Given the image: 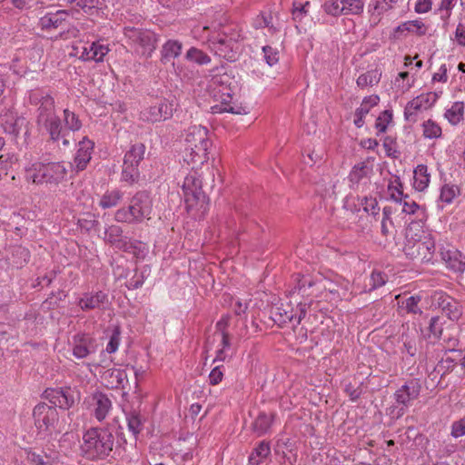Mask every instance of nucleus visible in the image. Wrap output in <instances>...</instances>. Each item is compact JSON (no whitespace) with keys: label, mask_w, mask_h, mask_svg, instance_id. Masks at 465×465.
Masks as SVG:
<instances>
[{"label":"nucleus","mask_w":465,"mask_h":465,"mask_svg":"<svg viewBox=\"0 0 465 465\" xmlns=\"http://www.w3.org/2000/svg\"><path fill=\"white\" fill-rule=\"evenodd\" d=\"M94 415L99 420H104L112 409V401L109 397L100 391L94 392L92 396Z\"/></svg>","instance_id":"nucleus-22"},{"label":"nucleus","mask_w":465,"mask_h":465,"mask_svg":"<svg viewBox=\"0 0 465 465\" xmlns=\"http://www.w3.org/2000/svg\"><path fill=\"white\" fill-rule=\"evenodd\" d=\"M379 100L378 95H370L363 99L361 106L355 111L354 124L358 128H361L363 125L364 116L370 112L371 107L378 104Z\"/></svg>","instance_id":"nucleus-27"},{"label":"nucleus","mask_w":465,"mask_h":465,"mask_svg":"<svg viewBox=\"0 0 465 465\" xmlns=\"http://www.w3.org/2000/svg\"><path fill=\"white\" fill-rule=\"evenodd\" d=\"M437 99V94L432 92L416 96L404 108L405 120L410 123H416L418 113L430 108Z\"/></svg>","instance_id":"nucleus-14"},{"label":"nucleus","mask_w":465,"mask_h":465,"mask_svg":"<svg viewBox=\"0 0 465 465\" xmlns=\"http://www.w3.org/2000/svg\"><path fill=\"white\" fill-rule=\"evenodd\" d=\"M114 445V436L110 430L91 428L84 433L80 450L88 460H104L113 451Z\"/></svg>","instance_id":"nucleus-2"},{"label":"nucleus","mask_w":465,"mask_h":465,"mask_svg":"<svg viewBox=\"0 0 465 465\" xmlns=\"http://www.w3.org/2000/svg\"><path fill=\"white\" fill-rule=\"evenodd\" d=\"M367 176V166L364 163L355 165L350 173V180L352 183H360L361 180Z\"/></svg>","instance_id":"nucleus-54"},{"label":"nucleus","mask_w":465,"mask_h":465,"mask_svg":"<svg viewBox=\"0 0 465 465\" xmlns=\"http://www.w3.org/2000/svg\"><path fill=\"white\" fill-rule=\"evenodd\" d=\"M456 196V188L454 186L444 185L440 191V199L447 203H451Z\"/></svg>","instance_id":"nucleus-60"},{"label":"nucleus","mask_w":465,"mask_h":465,"mask_svg":"<svg viewBox=\"0 0 465 465\" xmlns=\"http://www.w3.org/2000/svg\"><path fill=\"white\" fill-rule=\"evenodd\" d=\"M109 45L104 44L103 41L98 40L89 44V53L92 62L101 63L104 61V56L109 53Z\"/></svg>","instance_id":"nucleus-31"},{"label":"nucleus","mask_w":465,"mask_h":465,"mask_svg":"<svg viewBox=\"0 0 465 465\" xmlns=\"http://www.w3.org/2000/svg\"><path fill=\"white\" fill-rule=\"evenodd\" d=\"M120 343V330L119 328H115L113 331L112 335L110 336L109 342L106 345V351L108 353H114L118 350Z\"/></svg>","instance_id":"nucleus-57"},{"label":"nucleus","mask_w":465,"mask_h":465,"mask_svg":"<svg viewBox=\"0 0 465 465\" xmlns=\"http://www.w3.org/2000/svg\"><path fill=\"white\" fill-rule=\"evenodd\" d=\"M16 158L9 153L0 154V172L7 175V172L15 163Z\"/></svg>","instance_id":"nucleus-52"},{"label":"nucleus","mask_w":465,"mask_h":465,"mask_svg":"<svg viewBox=\"0 0 465 465\" xmlns=\"http://www.w3.org/2000/svg\"><path fill=\"white\" fill-rule=\"evenodd\" d=\"M94 142L86 137L78 143V149L74 156V163L77 171H83L86 168L91 160L94 150Z\"/></svg>","instance_id":"nucleus-21"},{"label":"nucleus","mask_w":465,"mask_h":465,"mask_svg":"<svg viewBox=\"0 0 465 465\" xmlns=\"http://www.w3.org/2000/svg\"><path fill=\"white\" fill-rule=\"evenodd\" d=\"M104 234V240L119 250L129 252L134 248V244L128 237L123 235V230L120 226H110L106 229Z\"/></svg>","instance_id":"nucleus-17"},{"label":"nucleus","mask_w":465,"mask_h":465,"mask_svg":"<svg viewBox=\"0 0 465 465\" xmlns=\"http://www.w3.org/2000/svg\"><path fill=\"white\" fill-rule=\"evenodd\" d=\"M429 330L430 335H432L435 339H440L442 333V327L440 322L439 317H432L430 321Z\"/></svg>","instance_id":"nucleus-59"},{"label":"nucleus","mask_w":465,"mask_h":465,"mask_svg":"<svg viewBox=\"0 0 465 465\" xmlns=\"http://www.w3.org/2000/svg\"><path fill=\"white\" fill-rule=\"evenodd\" d=\"M387 282V275L381 272H373L370 277L371 289H377L383 286Z\"/></svg>","instance_id":"nucleus-56"},{"label":"nucleus","mask_w":465,"mask_h":465,"mask_svg":"<svg viewBox=\"0 0 465 465\" xmlns=\"http://www.w3.org/2000/svg\"><path fill=\"white\" fill-rule=\"evenodd\" d=\"M270 444L268 442L262 441L251 454L249 458L250 462L252 465H259L263 459L267 458L270 455Z\"/></svg>","instance_id":"nucleus-38"},{"label":"nucleus","mask_w":465,"mask_h":465,"mask_svg":"<svg viewBox=\"0 0 465 465\" xmlns=\"http://www.w3.org/2000/svg\"><path fill=\"white\" fill-rule=\"evenodd\" d=\"M126 420L129 430L134 435H137L143 428L140 414L135 411L130 412L127 414Z\"/></svg>","instance_id":"nucleus-49"},{"label":"nucleus","mask_w":465,"mask_h":465,"mask_svg":"<svg viewBox=\"0 0 465 465\" xmlns=\"http://www.w3.org/2000/svg\"><path fill=\"white\" fill-rule=\"evenodd\" d=\"M183 192L188 212L195 211V215H203L209 205V199L202 190V182L195 172L189 173L183 181Z\"/></svg>","instance_id":"nucleus-5"},{"label":"nucleus","mask_w":465,"mask_h":465,"mask_svg":"<svg viewBox=\"0 0 465 465\" xmlns=\"http://www.w3.org/2000/svg\"><path fill=\"white\" fill-rule=\"evenodd\" d=\"M349 285L350 283L348 281L337 278L336 281H326L323 287L329 292L337 294L340 297L341 295H345L346 292L349 290Z\"/></svg>","instance_id":"nucleus-33"},{"label":"nucleus","mask_w":465,"mask_h":465,"mask_svg":"<svg viewBox=\"0 0 465 465\" xmlns=\"http://www.w3.org/2000/svg\"><path fill=\"white\" fill-rule=\"evenodd\" d=\"M455 372L457 377L465 373V353L460 350H451L437 363L429 377L434 381L440 376L443 378L449 373Z\"/></svg>","instance_id":"nucleus-9"},{"label":"nucleus","mask_w":465,"mask_h":465,"mask_svg":"<svg viewBox=\"0 0 465 465\" xmlns=\"http://www.w3.org/2000/svg\"><path fill=\"white\" fill-rule=\"evenodd\" d=\"M69 13L65 10H57L56 12H49L42 16L39 20V26L42 30H52L63 28L65 25Z\"/></svg>","instance_id":"nucleus-19"},{"label":"nucleus","mask_w":465,"mask_h":465,"mask_svg":"<svg viewBox=\"0 0 465 465\" xmlns=\"http://www.w3.org/2000/svg\"><path fill=\"white\" fill-rule=\"evenodd\" d=\"M392 119V114L385 110L382 112V114L377 118L375 128L377 129L378 133H384L387 130L388 124Z\"/></svg>","instance_id":"nucleus-55"},{"label":"nucleus","mask_w":465,"mask_h":465,"mask_svg":"<svg viewBox=\"0 0 465 465\" xmlns=\"http://www.w3.org/2000/svg\"><path fill=\"white\" fill-rule=\"evenodd\" d=\"M272 420V414H266L265 412L260 413L252 423L253 431L257 433L258 436L266 433L271 428Z\"/></svg>","instance_id":"nucleus-32"},{"label":"nucleus","mask_w":465,"mask_h":465,"mask_svg":"<svg viewBox=\"0 0 465 465\" xmlns=\"http://www.w3.org/2000/svg\"><path fill=\"white\" fill-rule=\"evenodd\" d=\"M124 35L127 43L140 56L150 57L156 48V35L146 29L125 27Z\"/></svg>","instance_id":"nucleus-7"},{"label":"nucleus","mask_w":465,"mask_h":465,"mask_svg":"<svg viewBox=\"0 0 465 465\" xmlns=\"http://www.w3.org/2000/svg\"><path fill=\"white\" fill-rule=\"evenodd\" d=\"M262 52L264 54V59L270 66H272L273 64L278 63V61H279L278 52L275 51L272 47H271L269 45L263 46Z\"/></svg>","instance_id":"nucleus-58"},{"label":"nucleus","mask_w":465,"mask_h":465,"mask_svg":"<svg viewBox=\"0 0 465 465\" xmlns=\"http://www.w3.org/2000/svg\"><path fill=\"white\" fill-rule=\"evenodd\" d=\"M397 32L408 31L419 36L426 35L427 28L423 22L420 20L407 21L396 28Z\"/></svg>","instance_id":"nucleus-35"},{"label":"nucleus","mask_w":465,"mask_h":465,"mask_svg":"<svg viewBox=\"0 0 465 465\" xmlns=\"http://www.w3.org/2000/svg\"><path fill=\"white\" fill-rule=\"evenodd\" d=\"M324 11L332 16H339L343 15V8L341 0H330L325 2L323 5Z\"/></svg>","instance_id":"nucleus-51"},{"label":"nucleus","mask_w":465,"mask_h":465,"mask_svg":"<svg viewBox=\"0 0 465 465\" xmlns=\"http://www.w3.org/2000/svg\"><path fill=\"white\" fill-rule=\"evenodd\" d=\"M401 202H403V213L414 214L420 209V206L414 201L410 200L408 195H404Z\"/></svg>","instance_id":"nucleus-62"},{"label":"nucleus","mask_w":465,"mask_h":465,"mask_svg":"<svg viewBox=\"0 0 465 465\" xmlns=\"http://www.w3.org/2000/svg\"><path fill=\"white\" fill-rule=\"evenodd\" d=\"M185 59L199 65H205L211 63V57L196 47H191L185 54Z\"/></svg>","instance_id":"nucleus-37"},{"label":"nucleus","mask_w":465,"mask_h":465,"mask_svg":"<svg viewBox=\"0 0 465 465\" xmlns=\"http://www.w3.org/2000/svg\"><path fill=\"white\" fill-rule=\"evenodd\" d=\"M153 200L147 191L137 192L130 200L127 208L116 211L114 219L118 223H141L151 219Z\"/></svg>","instance_id":"nucleus-4"},{"label":"nucleus","mask_w":465,"mask_h":465,"mask_svg":"<svg viewBox=\"0 0 465 465\" xmlns=\"http://www.w3.org/2000/svg\"><path fill=\"white\" fill-rule=\"evenodd\" d=\"M67 173V169L62 163H34L25 170L27 181L35 184L54 183L63 181Z\"/></svg>","instance_id":"nucleus-6"},{"label":"nucleus","mask_w":465,"mask_h":465,"mask_svg":"<svg viewBox=\"0 0 465 465\" xmlns=\"http://www.w3.org/2000/svg\"><path fill=\"white\" fill-rule=\"evenodd\" d=\"M108 302V296L105 292L98 291L95 292H85L78 301V306L83 311L104 308Z\"/></svg>","instance_id":"nucleus-18"},{"label":"nucleus","mask_w":465,"mask_h":465,"mask_svg":"<svg viewBox=\"0 0 465 465\" xmlns=\"http://www.w3.org/2000/svg\"><path fill=\"white\" fill-rule=\"evenodd\" d=\"M26 459L33 465H54L55 461L54 457L44 451L35 452L29 450Z\"/></svg>","instance_id":"nucleus-36"},{"label":"nucleus","mask_w":465,"mask_h":465,"mask_svg":"<svg viewBox=\"0 0 465 465\" xmlns=\"http://www.w3.org/2000/svg\"><path fill=\"white\" fill-rule=\"evenodd\" d=\"M253 26L256 29L268 28L269 32L272 34H274L275 32H277V28L274 26V25L272 23V16L271 15V13L262 12L253 20Z\"/></svg>","instance_id":"nucleus-40"},{"label":"nucleus","mask_w":465,"mask_h":465,"mask_svg":"<svg viewBox=\"0 0 465 465\" xmlns=\"http://www.w3.org/2000/svg\"><path fill=\"white\" fill-rule=\"evenodd\" d=\"M102 378L106 382V386L112 389H124L127 382L126 371L121 369H109L104 371Z\"/></svg>","instance_id":"nucleus-24"},{"label":"nucleus","mask_w":465,"mask_h":465,"mask_svg":"<svg viewBox=\"0 0 465 465\" xmlns=\"http://www.w3.org/2000/svg\"><path fill=\"white\" fill-rule=\"evenodd\" d=\"M421 299L419 295L409 296L398 301V308L410 314H421L422 310L419 303Z\"/></svg>","instance_id":"nucleus-28"},{"label":"nucleus","mask_w":465,"mask_h":465,"mask_svg":"<svg viewBox=\"0 0 465 465\" xmlns=\"http://www.w3.org/2000/svg\"><path fill=\"white\" fill-rule=\"evenodd\" d=\"M64 123L65 127L73 132L78 131L82 127V123L79 117L69 109L64 110Z\"/></svg>","instance_id":"nucleus-45"},{"label":"nucleus","mask_w":465,"mask_h":465,"mask_svg":"<svg viewBox=\"0 0 465 465\" xmlns=\"http://www.w3.org/2000/svg\"><path fill=\"white\" fill-rule=\"evenodd\" d=\"M172 115L173 106L165 100H158L154 104L144 108L141 112V118L152 123L164 121Z\"/></svg>","instance_id":"nucleus-15"},{"label":"nucleus","mask_w":465,"mask_h":465,"mask_svg":"<svg viewBox=\"0 0 465 465\" xmlns=\"http://www.w3.org/2000/svg\"><path fill=\"white\" fill-rule=\"evenodd\" d=\"M123 198V193L119 190L106 192L100 200V206L104 209L111 208L118 204Z\"/></svg>","instance_id":"nucleus-42"},{"label":"nucleus","mask_w":465,"mask_h":465,"mask_svg":"<svg viewBox=\"0 0 465 465\" xmlns=\"http://www.w3.org/2000/svg\"><path fill=\"white\" fill-rule=\"evenodd\" d=\"M448 120L452 124H458L463 115V104L455 103L445 114Z\"/></svg>","instance_id":"nucleus-50"},{"label":"nucleus","mask_w":465,"mask_h":465,"mask_svg":"<svg viewBox=\"0 0 465 465\" xmlns=\"http://www.w3.org/2000/svg\"><path fill=\"white\" fill-rule=\"evenodd\" d=\"M399 0H372V4L370 5V7L372 6L371 12L372 15L377 14V15H381V14L389 11L393 7V5L396 4Z\"/></svg>","instance_id":"nucleus-46"},{"label":"nucleus","mask_w":465,"mask_h":465,"mask_svg":"<svg viewBox=\"0 0 465 465\" xmlns=\"http://www.w3.org/2000/svg\"><path fill=\"white\" fill-rule=\"evenodd\" d=\"M293 310L290 304H274L271 310V319L279 326L293 321Z\"/></svg>","instance_id":"nucleus-23"},{"label":"nucleus","mask_w":465,"mask_h":465,"mask_svg":"<svg viewBox=\"0 0 465 465\" xmlns=\"http://www.w3.org/2000/svg\"><path fill=\"white\" fill-rule=\"evenodd\" d=\"M140 177V172L138 169V165L131 164L124 162L123 171H122V180L133 184L138 182Z\"/></svg>","instance_id":"nucleus-41"},{"label":"nucleus","mask_w":465,"mask_h":465,"mask_svg":"<svg viewBox=\"0 0 465 465\" xmlns=\"http://www.w3.org/2000/svg\"><path fill=\"white\" fill-rule=\"evenodd\" d=\"M182 43L177 40H168L162 49V62L166 63L172 58L178 57L182 52Z\"/></svg>","instance_id":"nucleus-30"},{"label":"nucleus","mask_w":465,"mask_h":465,"mask_svg":"<svg viewBox=\"0 0 465 465\" xmlns=\"http://www.w3.org/2000/svg\"><path fill=\"white\" fill-rule=\"evenodd\" d=\"M145 145L142 143L133 144L125 153L124 162L139 166V163L144 158Z\"/></svg>","instance_id":"nucleus-29"},{"label":"nucleus","mask_w":465,"mask_h":465,"mask_svg":"<svg viewBox=\"0 0 465 465\" xmlns=\"http://www.w3.org/2000/svg\"><path fill=\"white\" fill-rule=\"evenodd\" d=\"M430 183V174L428 168L424 164H420L414 171V186L419 191H423Z\"/></svg>","instance_id":"nucleus-34"},{"label":"nucleus","mask_w":465,"mask_h":465,"mask_svg":"<svg viewBox=\"0 0 465 465\" xmlns=\"http://www.w3.org/2000/svg\"><path fill=\"white\" fill-rule=\"evenodd\" d=\"M388 191L390 193L391 199L397 203H401L404 195L402 193V184L399 177H395L393 181L390 182Z\"/></svg>","instance_id":"nucleus-47"},{"label":"nucleus","mask_w":465,"mask_h":465,"mask_svg":"<svg viewBox=\"0 0 465 465\" xmlns=\"http://www.w3.org/2000/svg\"><path fill=\"white\" fill-rule=\"evenodd\" d=\"M95 344L93 338L87 334H77L74 337L73 355L78 359H84L95 351Z\"/></svg>","instance_id":"nucleus-20"},{"label":"nucleus","mask_w":465,"mask_h":465,"mask_svg":"<svg viewBox=\"0 0 465 465\" xmlns=\"http://www.w3.org/2000/svg\"><path fill=\"white\" fill-rule=\"evenodd\" d=\"M381 74L378 70L368 71L357 79V85L361 88L372 86L380 82Z\"/></svg>","instance_id":"nucleus-39"},{"label":"nucleus","mask_w":465,"mask_h":465,"mask_svg":"<svg viewBox=\"0 0 465 465\" xmlns=\"http://www.w3.org/2000/svg\"><path fill=\"white\" fill-rule=\"evenodd\" d=\"M455 40L460 46H465V25L459 24L455 31Z\"/></svg>","instance_id":"nucleus-64"},{"label":"nucleus","mask_w":465,"mask_h":465,"mask_svg":"<svg viewBox=\"0 0 465 465\" xmlns=\"http://www.w3.org/2000/svg\"><path fill=\"white\" fill-rule=\"evenodd\" d=\"M406 256L423 262L431 261L435 252V239L431 233L422 230L421 222H411L406 230Z\"/></svg>","instance_id":"nucleus-1"},{"label":"nucleus","mask_w":465,"mask_h":465,"mask_svg":"<svg viewBox=\"0 0 465 465\" xmlns=\"http://www.w3.org/2000/svg\"><path fill=\"white\" fill-rule=\"evenodd\" d=\"M98 0H76L74 5L81 8L84 13H90L98 5Z\"/></svg>","instance_id":"nucleus-61"},{"label":"nucleus","mask_w":465,"mask_h":465,"mask_svg":"<svg viewBox=\"0 0 465 465\" xmlns=\"http://www.w3.org/2000/svg\"><path fill=\"white\" fill-rule=\"evenodd\" d=\"M433 299L437 302V305L451 321H457L461 316V305L452 297L443 292H437L434 294Z\"/></svg>","instance_id":"nucleus-16"},{"label":"nucleus","mask_w":465,"mask_h":465,"mask_svg":"<svg viewBox=\"0 0 465 465\" xmlns=\"http://www.w3.org/2000/svg\"><path fill=\"white\" fill-rule=\"evenodd\" d=\"M451 435L459 438L465 435V419H460L453 422L451 426Z\"/></svg>","instance_id":"nucleus-63"},{"label":"nucleus","mask_w":465,"mask_h":465,"mask_svg":"<svg viewBox=\"0 0 465 465\" xmlns=\"http://www.w3.org/2000/svg\"><path fill=\"white\" fill-rule=\"evenodd\" d=\"M38 125L45 129L52 141H58L61 137H64L62 122L57 115L48 118L46 122H42Z\"/></svg>","instance_id":"nucleus-26"},{"label":"nucleus","mask_w":465,"mask_h":465,"mask_svg":"<svg viewBox=\"0 0 465 465\" xmlns=\"http://www.w3.org/2000/svg\"><path fill=\"white\" fill-rule=\"evenodd\" d=\"M99 224L95 216L91 213H87L84 217L78 220V225L82 230L89 232L94 229Z\"/></svg>","instance_id":"nucleus-53"},{"label":"nucleus","mask_w":465,"mask_h":465,"mask_svg":"<svg viewBox=\"0 0 465 465\" xmlns=\"http://www.w3.org/2000/svg\"><path fill=\"white\" fill-rule=\"evenodd\" d=\"M212 145L209 132L202 125H192L186 130L183 161L194 169L208 159V150Z\"/></svg>","instance_id":"nucleus-3"},{"label":"nucleus","mask_w":465,"mask_h":465,"mask_svg":"<svg viewBox=\"0 0 465 465\" xmlns=\"http://www.w3.org/2000/svg\"><path fill=\"white\" fill-rule=\"evenodd\" d=\"M209 48L218 56L233 62L240 51V44L234 38L225 33H218L216 35L207 36Z\"/></svg>","instance_id":"nucleus-10"},{"label":"nucleus","mask_w":465,"mask_h":465,"mask_svg":"<svg viewBox=\"0 0 465 465\" xmlns=\"http://www.w3.org/2000/svg\"><path fill=\"white\" fill-rule=\"evenodd\" d=\"M25 119L21 117H12L9 120H5L3 124L4 130L5 133L18 135L23 125L25 124Z\"/></svg>","instance_id":"nucleus-43"},{"label":"nucleus","mask_w":465,"mask_h":465,"mask_svg":"<svg viewBox=\"0 0 465 465\" xmlns=\"http://www.w3.org/2000/svg\"><path fill=\"white\" fill-rule=\"evenodd\" d=\"M28 98L30 104L37 106V124L56 115L54 100L47 92L40 89L32 90Z\"/></svg>","instance_id":"nucleus-12"},{"label":"nucleus","mask_w":465,"mask_h":465,"mask_svg":"<svg viewBox=\"0 0 465 465\" xmlns=\"http://www.w3.org/2000/svg\"><path fill=\"white\" fill-rule=\"evenodd\" d=\"M343 15H361L364 9L362 0H341Z\"/></svg>","instance_id":"nucleus-44"},{"label":"nucleus","mask_w":465,"mask_h":465,"mask_svg":"<svg viewBox=\"0 0 465 465\" xmlns=\"http://www.w3.org/2000/svg\"><path fill=\"white\" fill-rule=\"evenodd\" d=\"M35 424L40 431L48 432L50 435L60 434L64 430L59 421V414L55 407L45 402L37 404L33 411Z\"/></svg>","instance_id":"nucleus-8"},{"label":"nucleus","mask_w":465,"mask_h":465,"mask_svg":"<svg viewBox=\"0 0 465 465\" xmlns=\"http://www.w3.org/2000/svg\"><path fill=\"white\" fill-rule=\"evenodd\" d=\"M423 135L429 139L438 138L441 135V128L432 120L423 123Z\"/></svg>","instance_id":"nucleus-48"},{"label":"nucleus","mask_w":465,"mask_h":465,"mask_svg":"<svg viewBox=\"0 0 465 465\" xmlns=\"http://www.w3.org/2000/svg\"><path fill=\"white\" fill-rule=\"evenodd\" d=\"M440 256L447 265L455 272L465 270V257L457 251L440 250Z\"/></svg>","instance_id":"nucleus-25"},{"label":"nucleus","mask_w":465,"mask_h":465,"mask_svg":"<svg viewBox=\"0 0 465 465\" xmlns=\"http://www.w3.org/2000/svg\"><path fill=\"white\" fill-rule=\"evenodd\" d=\"M421 391V384L419 379H411L406 381L394 393V399L400 406L398 417L402 416L411 405V401L418 399Z\"/></svg>","instance_id":"nucleus-13"},{"label":"nucleus","mask_w":465,"mask_h":465,"mask_svg":"<svg viewBox=\"0 0 465 465\" xmlns=\"http://www.w3.org/2000/svg\"><path fill=\"white\" fill-rule=\"evenodd\" d=\"M45 398L54 405L63 410H69L81 399L80 391L76 387H61L47 389L44 392Z\"/></svg>","instance_id":"nucleus-11"}]
</instances>
